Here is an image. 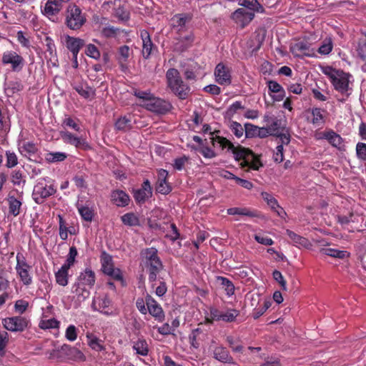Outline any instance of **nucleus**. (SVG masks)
<instances>
[{"label": "nucleus", "mask_w": 366, "mask_h": 366, "mask_svg": "<svg viewBox=\"0 0 366 366\" xmlns=\"http://www.w3.org/2000/svg\"><path fill=\"white\" fill-rule=\"evenodd\" d=\"M212 144L214 147H219L222 149H227L230 151L237 161L242 160L240 165L242 167H249L254 170H258L262 166L260 160L249 149L242 146L234 145L225 137L215 136L212 138Z\"/></svg>", "instance_id": "1"}, {"label": "nucleus", "mask_w": 366, "mask_h": 366, "mask_svg": "<svg viewBox=\"0 0 366 366\" xmlns=\"http://www.w3.org/2000/svg\"><path fill=\"white\" fill-rule=\"evenodd\" d=\"M166 78L168 86L181 99H185L189 93V86L184 84L179 71L172 68L167 70Z\"/></svg>", "instance_id": "2"}, {"label": "nucleus", "mask_w": 366, "mask_h": 366, "mask_svg": "<svg viewBox=\"0 0 366 366\" xmlns=\"http://www.w3.org/2000/svg\"><path fill=\"white\" fill-rule=\"evenodd\" d=\"M56 190L54 184L46 178L40 179L35 184L32 197L34 201L40 204L44 202L49 197L54 194Z\"/></svg>", "instance_id": "3"}, {"label": "nucleus", "mask_w": 366, "mask_h": 366, "mask_svg": "<svg viewBox=\"0 0 366 366\" xmlns=\"http://www.w3.org/2000/svg\"><path fill=\"white\" fill-rule=\"evenodd\" d=\"M86 22V17L76 5H69L65 13V24L71 30L79 29Z\"/></svg>", "instance_id": "4"}, {"label": "nucleus", "mask_w": 366, "mask_h": 366, "mask_svg": "<svg viewBox=\"0 0 366 366\" xmlns=\"http://www.w3.org/2000/svg\"><path fill=\"white\" fill-rule=\"evenodd\" d=\"M16 264L15 269L20 282L23 285L29 287L33 283V277L31 273V266H30L24 256L21 253H17Z\"/></svg>", "instance_id": "5"}, {"label": "nucleus", "mask_w": 366, "mask_h": 366, "mask_svg": "<svg viewBox=\"0 0 366 366\" xmlns=\"http://www.w3.org/2000/svg\"><path fill=\"white\" fill-rule=\"evenodd\" d=\"M4 328L14 332H21L29 327L30 320L24 316H13L2 320Z\"/></svg>", "instance_id": "6"}, {"label": "nucleus", "mask_w": 366, "mask_h": 366, "mask_svg": "<svg viewBox=\"0 0 366 366\" xmlns=\"http://www.w3.org/2000/svg\"><path fill=\"white\" fill-rule=\"evenodd\" d=\"M353 82L352 76L348 73L341 71L333 80L332 84L335 90L347 97L350 96L352 93V85Z\"/></svg>", "instance_id": "7"}, {"label": "nucleus", "mask_w": 366, "mask_h": 366, "mask_svg": "<svg viewBox=\"0 0 366 366\" xmlns=\"http://www.w3.org/2000/svg\"><path fill=\"white\" fill-rule=\"evenodd\" d=\"M2 64H11L13 71H20L24 66V59L14 51H7L3 53Z\"/></svg>", "instance_id": "8"}, {"label": "nucleus", "mask_w": 366, "mask_h": 366, "mask_svg": "<svg viewBox=\"0 0 366 366\" xmlns=\"http://www.w3.org/2000/svg\"><path fill=\"white\" fill-rule=\"evenodd\" d=\"M142 106L147 110L157 114H164L168 112L171 107L168 102L154 96L148 103L142 104Z\"/></svg>", "instance_id": "9"}, {"label": "nucleus", "mask_w": 366, "mask_h": 366, "mask_svg": "<svg viewBox=\"0 0 366 366\" xmlns=\"http://www.w3.org/2000/svg\"><path fill=\"white\" fill-rule=\"evenodd\" d=\"M215 81L221 85H229L232 82L230 69L222 63L218 64L214 69Z\"/></svg>", "instance_id": "10"}, {"label": "nucleus", "mask_w": 366, "mask_h": 366, "mask_svg": "<svg viewBox=\"0 0 366 366\" xmlns=\"http://www.w3.org/2000/svg\"><path fill=\"white\" fill-rule=\"evenodd\" d=\"M290 51L296 56H312L315 55L311 45L306 41H299L290 46Z\"/></svg>", "instance_id": "11"}, {"label": "nucleus", "mask_w": 366, "mask_h": 366, "mask_svg": "<svg viewBox=\"0 0 366 366\" xmlns=\"http://www.w3.org/2000/svg\"><path fill=\"white\" fill-rule=\"evenodd\" d=\"M254 16L253 11H248L244 8L238 9L232 14V19L242 28L247 25L254 19Z\"/></svg>", "instance_id": "12"}, {"label": "nucleus", "mask_w": 366, "mask_h": 366, "mask_svg": "<svg viewBox=\"0 0 366 366\" xmlns=\"http://www.w3.org/2000/svg\"><path fill=\"white\" fill-rule=\"evenodd\" d=\"M210 314L213 320L219 321L222 320L227 322H234L236 317L239 315V311L234 309L227 310L224 312H221L217 309H212Z\"/></svg>", "instance_id": "13"}, {"label": "nucleus", "mask_w": 366, "mask_h": 366, "mask_svg": "<svg viewBox=\"0 0 366 366\" xmlns=\"http://www.w3.org/2000/svg\"><path fill=\"white\" fill-rule=\"evenodd\" d=\"M53 307L49 305L45 310L43 311L41 319L39 323V327L42 330L58 328L59 322L54 317H49Z\"/></svg>", "instance_id": "14"}, {"label": "nucleus", "mask_w": 366, "mask_h": 366, "mask_svg": "<svg viewBox=\"0 0 366 366\" xmlns=\"http://www.w3.org/2000/svg\"><path fill=\"white\" fill-rule=\"evenodd\" d=\"M147 312L157 321L162 322L164 320V313L161 305L157 303L151 296L146 297Z\"/></svg>", "instance_id": "15"}, {"label": "nucleus", "mask_w": 366, "mask_h": 366, "mask_svg": "<svg viewBox=\"0 0 366 366\" xmlns=\"http://www.w3.org/2000/svg\"><path fill=\"white\" fill-rule=\"evenodd\" d=\"M110 304L111 301L107 296H99L93 300L92 307L94 310H97L103 314L109 315L112 313L109 308Z\"/></svg>", "instance_id": "16"}, {"label": "nucleus", "mask_w": 366, "mask_h": 366, "mask_svg": "<svg viewBox=\"0 0 366 366\" xmlns=\"http://www.w3.org/2000/svg\"><path fill=\"white\" fill-rule=\"evenodd\" d=\"M64 3L62 0H48L42 10L43 14L51 19L60 12Z\"/></svg>", "instance_id": "17"}, {"label": "nucleus", "mask_w": 366, "mask_h": 366, "mask_svg": "<svg viewBox=\"0 0 366 366\" xmlns=\"http://www.w3.org/2000/svg\"><path fill=\"white\" fill-rule=\"evenodd\" d=\"M61 137L64 142L74 145L76 148L86 149L89 147L86 140L81 137H77L69 132H61Z\"/></svg>", "instance_id": "18"}, {"label": "nucleus", "mask_w": 366, "mask_h": 366, "mask_svg": "<svg viewBox=\"0 0 366 366\" xmlns=\"http://www.w3.org/2000/svg\"><path fill=\"white\" fill-rule=\"evenodd\" d=\"M145 265L149 272V281L152 283V287H154L157 280V275L163 269L162 262L159 259L146 263Z\"/></svg>", "instance_id": "19"}, {"label": "nucleus", "mask_w": 366, "mask_h": 366, "mask_svg": "<svg viewBox=\"0 0 366 366\" xmlns=\"http://www.w3.org/2000/svg\"><path fill=\"white\" fill-rule=\"evenodd\" d=\"M132 53V50L127 45H124L119 48L117 59L122 71H124L127 69V61Z\"/></svg>", "instance_id": "20"}, {"label": "nucleus", "mask_w": 366, "mask_h": 366, "mask_svg": "<svg viewBox=\"0 0 366 366\" xmlns=\"http://www.w3.org/2000/svg\"><path fill=\"white\" fill-rule=\"evenodd\" d=\"M140 36L142 40V55L144 58L148 59L152 54V49L154 47L150 35L147 30H142Z\"/></svg>", "instance_id": "21"}, {"label": "nucleus", "mask_w": 366, "mask_h": 366, "mask_svg": "<svg viewBox=\"0 0 366 366\" xmlns=\"http://www.w3.org/2000/svg\"><path fill=\"white\" fill-rule=\"evenodd\" d=\"M167 175L168 172L164 169H161L159 172V177L156 189L158 192L163 194H169L172 190L171 186L166 180Z\"/></svg>", "instance_id": "22"}, {"label": "nucleus", "mask_w": 366, "mask_h": 366, "mask_svg": "<svg viewBox=\"0 0 366 366\" xmlns=\"http://www.w3.org/2000/svg\"><path fill=\"white\" fill-rule=\"evenodd\" d=\"M112 202L118 207H125L130 201L129 195L122 190H114L111 194Z\"/></svg>", "instance_id": "23"}, {"label": "nucleus", "mask_w": 366, "mask_h": 366, "mask_svg": "<svg viewBox=\"0 0 366 366\" xmlns=\"http://www.w3.org/2000/svg\"><path fill=\"white\" fill-rule=\"evenodd\" d=\"M76 207L81 218L86 222H92L94 217V210L89 204H84L82 200H78Z\"/></svg>", "instance_id": "24"}, {"label": "nucleus", "mask_w": 366, "mask_h": 366, "mask_svg": "<svg viewBox=\"0 0 366 366\" xmlns=\"http://www.w3.org/2000/svg\"><path fill=\"white\" fill-rule=\"evenodd\" d=\"M78 281L77 284H81V285L90 289L95 283V274L90 269H86L84 272L80 274Z\"/></svg>", "instance_id": "25"}, {"label": "nucleus", "mask_w": 366, "mask_h": 366, "mask_svg": "<svg viewBox=\"0 0 366 366\" xmlns=\"http://www.w3.org/2000/svg\"><path fill=\"white\" fill-rule=\"evenodd\" d=\"M214 358L224 363H233V358L229 351L223 346H218L214 350Z\"/></svg>", "instance_id": "26"}, {"label": "nucleus", "mask_w": 366, "mask_h": 366, "mask_svg": "<svg viewBox=\"0 0 366 366\" xmlns=\"http://www.w3.org/2000/svg\"><path fill=\"white\" fill-rule=\"evenodd\" d=\"M232 350L234 352H240L244 353L245 356H251L250 357H247L246 359L248 362H254L257 360V356L254 355V353L259 352L261 350V347H249L247 350H244L243 346L241 345H236Z\"/></svg>", "instance_id": "27"}, {"label": "nucleus", "mask_w": 366, "mask_h": 366, "mask_svg": "<svg viewBox=\"0 0 366 366\" xmlns=\"http://www.w3.org/2000/svg\"><path fill=\"white\" fill-rule=\"evenodd\" d=\"M44 44L46 46V51L49 54V61L51 63L53 66H57V56L56 49L54 44V40L50 36H46L44 41Z\"/></svg>", "instance_id": "28"}, {"label": "nucleus", "mask_w": 366, "mask_h": 366, "mask_svg": "<svg viewBox=\"0 0 366 366\" xmlns=\"http://www.w3.org/2000/svg\"><path fill=\"white\" fill-rule=\"evenodd\" d=\"M66 44L67 49L72 53L73 56L78 55L81 48L84 46V41L79 38L66 37Z\"/></svg>", "instance_id": "29"}, {"label": "nucleus", "mask_w": 366, "mask_h": 366, "mask_svg": "<svg viewBox=\"0 0 366 366\" xmlns=\"http://www.w3.org/2000/svg\"><path fill=\"white\" fill-rule=\"evenodd\" d=\"M191 16L186 14H178L171 19L172 26L178 31H182L185 27L187 23L190 21Z\"/></svg>", "instance_id": "30"}, {"label": "nucleus", "mask_w": 366, "mask_h": 366, "mask_svg": "<svg viewBox=\"0 0 366 366\" xmlns=\"http://www.w3.org/2000/svg\"><path fill=\"white\" fill-rule=\"evenodd\" d=\"M7 201L9 204V213L14 217L18 216L21 210V199H17L14 196L9 195Z\"/></svg>", "instance_id": "31"}, {"label": "nucleus", "mask_w": 366, "mask_h": 366, "mask_svg": "<svg viewBox=\"0 0 366 366\" xmlns=\"http://www.w3.org/2000/svg\"><path fill=\"white\" fill-rule=\"evenodd\" d=\"M122 223L128 227H137L140 225L139 215L134 212H128L121 217Z\"/></svg>", "instance_id": "32"}, {"label": "nucleus", "mask_w": 366, "mask_h": 366, "mask_svg": "<svg viewBox=\"0 0 366 366\" xmlns=\"http://www.w3.org/2000/svg\"><path fill=\"white\" fill-rule=\"evenodd\" d=\"M194 41V37L192 34H188L184 36H181L177 39L174 45V49L179 51H184L187 48L190 46Z\"/></svg>", "instance_id": "33"}, {"label": "nucleus", "mask_w": 366, "mask_h": 366, "mask_svg": "<svg viewBox=\"0 0 366 366\" xmlns=\"http://www.w3.org/2000/svg\"><path fill=\"white\" fill-rule=\"evenodd\" d=\"M325 139L333 147L340 148L343 142L342 138L333 130H327V134L324 136Z\"/></svg>", "instance_id": "34"}, {"label": "nucleus", "mask_w": 366, "mask_h": 366, "mask_svg": "<svg viewBox=\"0 0 366 366\" xmlns=\"http://www.w3.org/2000/svg\"><path fill=\"white\" fill-rule=\"evenodd\" d=\"M286 234L296 246L307 247L309 245V242L306 238L295 233L294 232L287 229L286 231Z\"/></svg>", "instance_id": "35"}, {"label": "nucleus", "mask_w": 366, "mask_h": 366, "mask_svg": "<svg viewBox=\"0 0 366 366\" xmlns=\"http://www.w3.org/2000/svg\"><path fill=\"white\" fill-rule=\"evenodd\" d=\"M69 269V268L62 265L61 267L55 273L57 284L64 287L67 285Z\"/></svg>", "instance_id": "36"}, {"label": "nucleus", "mask_w": 366, "mask_h": 366, "mask_svg": "<svg viewBox=\"0 0 366 366\" xmlns=\"http://www.w3.org/2000/svg\"><path fill=\"white\" fill-rule=\"evenodd\" d=\"M132 348L138 355L142 356H147L148 355V345L144 339H139L137 341L134 342Z\"/></svg>", "instance_id": "37"}, {"label": "nucleus", "mask_w": 366, "mask_h": 366, "mask_svg": "<svg viewBox=\"0 0 366 366\" xmlns=\"http://www.w3.org/2000/svg\"><path fill=\"white\" fill-rule=\"evenodd\" d=\"M75 288V290L74 292L76 295L77 300L79 302L84 301L86 299H87L89 297L90 292L88 288H86L84 286L81 285V284L76 283L74 286Z\"/></svg>", "instance_id": "38"}, {"label": "nucleus", "mask_w": 366, "mask_h": 366, "mask_svg": "<svg viewBox=\"0 0 366 366\" xmlns=\"http://www.w3.org/2000/svg\"><path fill=\"white\" fill-rule=\"evenodd\" d=\"M87 343L88 345L94 350L102 351L104 350V346L102 344V340L97 337L93 334H87Z\"/></svg>", "instance_id": "39"}, {"label": "nucleus", "mask_w": 366, "mask_h": 366, "mask_svg": "<svg viewBox=\"0 0 366 366\" xmlns=\"http://www.w3.org/2000/svg\"><path fill=\"white\" fill-rule=\"evenodd\" d=\"M157 249L154 247L147 248L142 252V254L145 259V264L160 259L158 257Z\"/></svg>", "instance_id": "40"}, {"label": "nucleus", "mask_w": 366, "mask_h": 366, "mask_svg": "<svg viewBox=\"0 0 366 366\" xmlns=\"http://www.w3.org/2000/svg\"><path fill=\"white\" fill-rule=\"evenodd\" d=\"M67 155L64 152H55L47 153L45 156V159L49 163H54L59 162H63L66 159Z\"/></svg>", "instance_id": "41"}, {"label": "nucleus", "mask_w": 366, "mask_h": 366, "mask_svg": "<svg viewBox=\"0 0 366 366\" xmlns=\"http://www.w3.org/2000/svg\"><path fill=\"white\" fill-rule=\"evenodd\" d=\"M102 269L105 274L112 268H114L112 257L104 252L101 256Z\"/></svg>", "instance_id": "42"}, {"label": "nucleus", "mask_w": 366, "mask_h": 366, "mask_svg": "<svg viewBox=\"0 0 366 366\" xmlns=\"http://www.w3.org/2000/svg\"><path fill=\"white\" fill-rule=\"evenodd\" d=\"M229 215H241L246 217H254L255 214L247 208L232 207L227 209Z\"/></svg>", "instance_id": "43"}, {"label": "nucleus", "mask_w": 366, "mask_h": 366, "mask_svg": "<svg viewBox=\"0 0 366 366\" xmlns=\"http://www.w3.org/2000/svg\"><path fill=\"white\" fill-rule=\"evenodd\" d=\"M119 33V29L113 26H106L100 30L101 36L107 39L115 38Z\"/></svg>", "instance_id": "44"}, {"label": "nucleus", "mask_w": 366, "mask_h": 366, "mask_svg": "<svg viewBox=\"0 0 366 366\" xmlns=\"http://www.w3.org/2000/svg\"><path fill=\"white\" fill-rule=\"evenodd\" d=\"M240 4L243 6L244 9H248L249 11L253 12H259L263 10L262 6L257 0H242Z\"/></svg>", "instance_id": "45"}, {"label": "nucleus", "mask_w": 366, "mask_h": 366, "mask_svg": "<svg viewBox=\"0 0 366 366\" xmlns=\"http://www.w3.org/2000/svg\"><path fill=\"white\" fill-rule=\"evenodd\" d=\"M321 252L325 255L330 256L332 257H337L340 259H344L347 252L343 250H338L333 248H323L321 250Z\"/></svg>", "instance_id": "46"}, {"label": "nucleus", "mask_w": 366, "mask_h": 366, "mask_svg": "<svg viewBox=\"0 0 366 366\" xmlns=\"http://www.w3.org/2000/svg\"><path fill=\"white\" fill-rule=\"evenodd\" d=\"M218 279L221 281V284L224 289L227 295L229 297L233 295L234 293V286L233 283L224 277H219Z\"/></svg>", "instance_id": "47"}, {"label": "nucleus", "mask_w": 366, "mask_h": 366, "mask_svg": "<svg viewBox=\"0 0 366 366\" xmlns=\"http://www.w3.org/2000/svg\"><path fill=\"white\" fill-rule=\"evenodd\" d=\"M271 306L270 301L264 300L262 305H259L258 307L254 309L252 312V317L254 319H258L261 317Z\"/></svg>", "instance_id": "48"}, {"label": "nucleus", "mask_w": 366, "mask_h": 366, "mask_svg": "<svg viewBox=\"0 0 366 366\" xmlns=\"http://www.w3.org/2000/svg\"><path fill=\"white\" fill-rule=\"evenodd\" d=\"M76 92L85 99H89L94 97V91L89 86H83L82 85L76 86L75 87Z\"/></svg>", "instance_id": "49"}, {"label": "nucleus", "mask_w": 366, "mask_h": 366, "mask_svg": "<svg viewBox=\"0 0 366 366\" xmlns=\"http://www.w3.org/2000/svg\"><path fill=\"white\" fill-rule=\"evenodd\" d=\"M131 127V119L126 117L119 118L115 123V127L117 130L126 131L130 129Z\"/></svg>", "instance_id": "50"}, {"label": "nucleus", "mask_w": 366, "mask_h": 366, "mask_svg": "<svg viewBox=\"0 0 366 366\" xmlns=\"http://www.w3.org/2000/svg\"><path fill=\"white\" fill-rule=\"evenodd\" d=\"M19 151L21 154H24L26 155L28 154H34L36 152L37 148L36 145L31 142H24L20 147Z\"/></svg>", "instance_id": "51"}, {"label": "nucleus", "mask_w": 366, "mask_h": 366, "mask_svg": "<svg viewBox=\"0 0 366 366\" xmlns=\"http://www.w3.org/2000/svg\"><path fill=\"white\" fill-rule=\"evenodd\" d=\"M323 110H322L320 108H313L312 109V123L313 124H320L324 122V117L322 114Z\"/></svg>", "instance_id": "52"}, {"label": "nucleus", "mask_w": 366, "mask_h": 366, "mask_svg": "<svg viewBox=\"0 0 366 366\" xmlns=\"http://www.w3.org/2000/svg\"><path fill=\"white\" fill-rule=\"evenodd\" d=\"M77 254L76 248L74 246L71 247L67 255L66 262L63 264V266H65L67 268H70L74 264Z\"/></svg>", "instance_id": "53"}, {"label": "nucleus", "mask_w": 366, "mask_h": 366, "mask_svg": "<svg viewBox=\"0 0 366 366\" xmlns=\"http://www.w3.org/2000/svg\"><path fill=\"white\" fill-rule=\"evenodd\" d=\"M85 53L88 56L94 59H99L101 56L100 51L97 47L92 44H89L86 46Z\"/></svg>", "instance_id": "54"}, {"label": "nucleus", "mask_w": 366, "mask_h": 366, "mask_svg": "<svg viewBox=\"0 0 366 366\" xmlns=\"http://www.w3.org/2000/svg\"><path fill=\"white\" fill-rule=\"evenodd\" d=\"M230 129L237 138L242 137L244 133L245 134L244 127H243L239 123L237 122H231Z\"/></svg>", "instance_id": "55"}, {"label": "nucleus", "mask_w": 366, "mask_h": 366, "mask_svg": "<svg viewBox=\"0 0 366 366\" xmlns=\"http://www.w3.org/2000/svg\"><path fill=\"white\" fill-rule=\"evenodd\" d=\"M65 337L70 342L76 340L77 338L76 327L73 325H69L65 332Z\"/></svg>", "instance_id": "56"}, {"label": "nucleus", "mask_w": 366, "mask_h": 366, "mask_svg": "<svg viewBox=\"0 0 366 366\" xmlns=\"http://www.w3.org/2000/svg\"><path fill=\"white\" fill-rule=\"evenodd\" d=\"M134 96L137 98L142 99L143 104H147L153 97V94H151L149 91H141V90H135L134 93Z\"/></svg>", "instance_id": "57"}, {"label": "nucleus", "mask_w": 366, "mask_h": 366, "mask_svg": "<svg viewBox=\"0 0 366 366\" xmlns=\"http://www.w3.org/2000/svg\"><path fill=\"white\" fill-rule=\"evenodd\" d=\"M6 166L8 168H11L15 167L18 164V159L14 152H11L10 151H7L6 152Z\"/></svg>", "instance_id": "58"}, {"label": "nucleus", "mask_w": 366, "mask_h": 366, "mask_svg": "<svg viewBox=\"0 0 366 366\" xmlns=\"http://www.w3.org/2000/svg\"><path fill=\"white\" fill-rule=\"evenodd\" d=\"M322 71L323 74H325L326 76L329 77L331 83L333 81L334 79H335L336 76L341 71V70L333 69L331 66H325L322 69Z\"/></svg>", "instance_id": "59"}, {"label": "nucleus", "mask_w": 366, "mask_h": 366, "mask_svg": "<svg viewBox=\"0 0 366 366\" xmlns=\"http://www.w3.org/2000/svg\"><path fill=\"white\" fill-rule=\"evenodd\" d=\"M11 182L14 185H21V183L24 184L25 180L23 179L22 172L19 170H14L11 174Z\"/></svg>", "instance_id": "60"}, {"label": "nucleus", "mask_w": 366, "mask_h": 366, "mask_svg": "<svg viewBox=\"0 0 366 366\" xmlns=\"http://www.w3.org/2000/svg\"><path fill=\"white\" fill-rule=\"evenodd\" d=\"M257 126H254L250 123H246L244 124L245 136L247 138H252L257 137Z\"/></svg>", "instance_id": "61"}, {"label": "nucleus", "mask_w": 366, "mask_h": 366, "mask_svg": "<svg viewBox=\"0 0 366 366\" xmlns=\"http://www.w3.org/2000/svg\"><path fill=\"white\" fill-rule=\"evenodd\" d=\"M9 342V334L6 331L0 330V354L4 353V350Z\"/></svg>", "instance_id": "62"}, {"label": "nucleus", "mask_w": 366, "mask_h": 366, "mask_svg": "<svg viewBox=\"0 0 366 366\" xmlns=\"http://www.w3.org/2000/svg\"><path fill=\"white\" fill-rule=\"evenodd\" d=\"M150 196V194L141 189L136 190L134 194V199L137 202H144Z\"/></svg>", "instance_id": "63"}, {"label": "nucleus", "mask_w": 366, "mask_h": 366, "mask_svg": "<svg viewBox=\"0 0 366 366\" xmlns=\"http://www.w3.org/2000/svg\"><path fill=\"white\" fill-rule=\"evenodd\" d=\"M254 237L258 243L263 245H272L274 244V242L271 238L262 234H256Z\"/></svg>", "instance_id": "64"}]
</instances>
